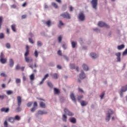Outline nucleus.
<instances>
[{"label": "nucleus", "instance_id": "f257e3e1", "mask_svg": "<svg viewBox=\"0 0 127 127\" xmlns=\"http://www.w3.org/2000/svg\"><path fill=\"white\" fill-rule=\"evenodd\" d=\"M17 102L18 107L16 109V112H20L21 111V108H20V106H21V103H22V99L21 97L17 96Z\"/></svg>", "mask_w": 127, "mask_h": 127}, {"label": "nucleus", "instance_id": "f03ea898", "mask_svg": "<svg viewBox=\"0 0 127 127\" xmlns=\"http://www.w3.org/2000/svg\"><path fill=\"white\" fill-rule=\"evenodd\" d=\"M114 115V111L111 109H109L108 113L107 114V117L106 118V122H109L111 119V116Z\"/></svg>", "mask_w": 127, "mask_h": 127}, {"label": "nucleus", "instance_id": "7ed1b4c3", "mask_svg": "<svg viewBox=\"0 0 127 127\" xmlns=\"http://www.w3.org/2000/svg\"><path fill=\"white\" fill-rule=\"evenodd\" d=\"M60 16L63 17V18H66V19H70L71 16H70V14L68 13V12H64L60 15Z\"/></svg>", "mask_w": 127, "mask_h": 127}, {"label": "nucleus", "instance_id": "20e7f679", "mask_svg": "<svg viewBox=\"0 0 127 127\" xmlns=\"http://www.w3.org/2000/svg\"><path fill=\"white\" fill-rule=\"evenodd\" d=\"M91 3L92 7L94 8V9H97V6H98V0H92Z\"/></svg>", "mask_w": 127, "mask_h": 127}, {"label": "nucleus", "instance_id": "39448f33", "mask_svg": "<svg viewBox=\"0 0 127 127\" xmlns=\"http://www.w3.org/2000/svg\"><path fill=\"white\" fill-rule=\"evenodd\" d=\"M98 25L100 27H103L105 26V27H106V28H110V26H109V25L106 24V23H105L104 22H103L102 21H100L98 23Z\"/></svg>", "mask_w": 127, "mask_h": 127}, {"label": "nucleus", "instance_id": "423d86ee", "mask_svg": "<svg viewBox=\"0 0 127 127\" xmlns=\"http://www.w3.org/2000/svg\"><path fill=\"white\" fill-rule=\"evenodd\" d=\"M64 112L65 113V114H66V115H67V116H74V114L73 113H72V112H70V111H69V110L65 108L64 109Z\"/></svg>", "mask_w": 127, "mask_h": 127}, {"label": "nucleus", "instance_id": "0eeeda50", "mask_svg": "<svg viewBox=\"0 0 127 127\" xmlns=\"http://www.w3.org/2000/svg\"><path fill=\"white\" fill-rule=\"evenodd\" d=\"M29 55V46L28 45L26 46V52L24 54V57H27Z\"/></svg>", "mask_w": 127, "mask_h": 127}, {"label": "nucleus", "instance_id": "6e6552de", "mask_svg": "<svg viewBox=\"0 0 127 127\" xmlns=\"http://www.w3.org/2000/svg\"><path fill=\"white\" fill-rule=\"evenodd\" d=\"M25 62H27V63H31V62L33 61V59H32V58L30 57H25Z\"/></svg>", "mask_w": 127, "mask_h": 127}, {"label": "nucleus", "instance_id": "1a4fd4ad", "mask_svg": "<svg viewBox=\"0 0 127 127\" xmlns=\"http://www.w3.org/2000/svg\"><path fill=\"white\" fill-rule=\"evenodd\" d=\"M47 114V111L39 110L36 114V116H39V115H46Z\"/></svg>", "mask_w": 127, "mask_h": 127}, {"label": "nucleus", "instance_id": "9d476101", "mask_svg": "<svg viewBox=\"0 0 127 127\" xmlns=\"http://www.w3.org/2000/svg\"><path fill=\"white\" fill-rule=\"evenodd\" d=\"M36 108H37V102H35L34 103V105H33V108H31V112L32 113H33V112H35V110H36Z\"/></svg>", "mask_w": 127, "mask_h": 127}, {"label": "nucleus", "instance_id": "9b49d317", "mask_svg": "<svg viewBox=\"0 0 127 127\" xmlns=\"http://www.w3.org/2000/svg\"><path fill=\"white\" fill-rule=\"evenodd\" d=\"M78 19H79L80 21H83V20H85V15H84V14H79L78 16Z\"/></svg>", "mask_w": 127, "mask_h": 127}, {"label": "nucleus", "instance_id": "f8f14e48", "mask_svg": "<svg viewBox=\"0 0 127 127\" xmlns=\"http://www.w3.org/2000/svg\"><path fill=\"white\" fill-rule=\"evenodd\" d=\"M121 53H117L115 54L116 56H117V62H121Z\"/></svg>", "mask_w": 127, "mask_h": 127}, {"label": "nucleus", "instance_id": "ddd939ff", "mask_svg": "<svg viewBox=\"0 0 127 127\" xmlns=\"http://www.w3.org/2000/svg\"><path fill=\"white\" fill-rule=\"evenodd\" d=\"M79 78L81 79V80L86 78V75L83 70H82L81 73L79 74Z\"/></svg>", "mask_w": 127, "mask_h": 127}, {"label": "nucleus", "instance_id": "4468645a", "mask_svg": "<svg viewBox=\"0 0 127 127\" xmlns=\"http://www.w3.org/2000/svg\"><path fill=\"white\" fill-rule=\"evenodd\" d=\"M126 91H127V85L122 87L121 89V93L120 94L121 97H123V92H126Z\"/></svg>", "mask_w": 127, "mask_h": 127}, {"label": "nucleus", "instance_id": "2eb2a0df", "mask_svg": "<svg viewBox=\"0 0 127 127\" xmlns=\"http://www.w3.org/2000/svg\"><path fill=\"white\" fill-rule=\"evenodd\" d=\"M0 111L4 113H8L9 112V108H2L0 109Z\"/></svg>", "mask_w": 127, "mask_h": 127}, {"label": "nucleus", "instance_id": "dca6fc26", "mask_svg": "<svg viewBox=\"0 0 127 127\" xmlns=\"http://www.w3.org/2000/svg\"><path fill=\"white\" fill-rule=\"evenodd\" d=\"M70 98L74 103H76V98L75 97V95L74 93H71L70 95Z\"/></svg>", "mask_w": 127, "mask_h": 127}, {"label": "nucleus", "instance_id": "f3484780", "mask_svg": "<svg viewBox=\"0 0 127 127\" xmlns=\"http://www.w3.org/2000/svg\"><path fill=\"white\" fill-rule=\"evenodd\" d=\"M9 65L10 67H13V65H14V62H13V60L12 59L9 60Z\"/></svg>", "mask_w": 127, "mask_h": 127}, {"label": "nucleus", "instance_id": "a211bd4d", "mask_svg": "<svg viewBox=\"0 0 127 127\" xmlns=\"http://www.w3.org/2000/svg\"><path fill=\"white\" fill-rule=\"evenodd\" d=\"M51 76L53 79H58V74L57 73L51 74Z\"/></svg>", "mask_w": 127, "mask_h": 127}, {"label": "nucleus", "instance_id": "6ab92c4d", "mask_svg": "<svg viewBox=\"0 0 127 127\" xmlns=\"http://www.w3.org/2000/svg\"><path fill=\"white\" fill-rule=\"evenodd\" d=\"M90 56L93 59H96V58H97V57H98V56H97V55L95 53H91L90 54Z\"/></svg>", "mask_w": 127, "mask_h": 127}, {"label": "nucleus", "instance_id": "aec40b11", "mask_svg": "<svg viewBox=\"0 0 127 127\" xmlns=\"http://www.w3.org/2000/svg\"><path fill=\"white\" fill-rule=\"evenodd\" d=\"M16 25H15V24H13L11 26V28L14 32H16Z\"/></svg>", "mask_w": 127, "mask_h": 127}, {"label": "nucleus", "instance_id": "412c9836", "mask_svg": "<svg viewBox=\"0 0 127 127\" xmlns=\"http://www.w3.org/2000/svg\"><path fill=\"white\" fill-rule=\"evenodd\" d=\"M40 107H41V108H43V109H45V108L46 107L45 103L42 102H41L40 103Z\"/></svg>", "mask_w": 127, "mask_h": 127}, {"label": "nucleus", "instance_id": "4be33fe9", "mask_svg": "<svg viewBox=\"0 0 127 127\" xmlns=\"http://www.w3.org/2000/svg\"><path fill=\"white\" fill-rule=\"evenodd\" d=\"M8 122H9L10 123H14V121H15L14 120V118L13 117H9L8 119Z\"/></svg>", "mask_w": 127, "mask_h": 127}, {"label": "nucleus", "instance_id": "5701e85b", "mask_svg": "<svg viewBox=\"0 0 127 127\" xmlns=\"http://www.w3.org/2000/svg\"><path fill=\"white\" fill-rule=\"evenodd\" d=\"M54 93H55V95H58V94H59V93H60V90H59V89L55 88L54 89Z\"/></svg>", "mask_w": 127, "mask_h": 127}, {"label": "nucleus", "instance_id": "b1692460", "mask_svg": "<svg viewBox=\"0 0 127 127\" xmlns=\"http://www.w3.org/2000/svg\"><path fill=\"white\" fill-rule=\"evenodd\" d=\"M82 67H83V70H84L85 71H88V70H89V67L87 65L85 64H83Z\"/></svg>", "mask_w": 127, "mask_h": 127}, {"label": "nucleus", "instance_id": "393cba45", "mask_svg": "<svg viewBox=\"0 0 127 127\" xmlns=\"http://www.w3.org/2000/svg\"><path fill=\"white\" fill-rule=\"evenodd\" d=\"M70 123H72V124H76V120L75 118H72L69 120Z\"/></svg>", "mask_w": 127, "mask_h": 127}, {"label": "nucleus", "instance_id": "a878e982", "mask_svg": "<svg viewBox=\"0 0 127 127\" xmlns=\"http://www.w3.org/2000/svg\"><path fill=\"white\" fill-rule=\"evenodd\" d=\"M63 122H64L65 123H66V122H67V116H66V115L64 114L63 115Z\"/></svg>", "mask_w": 127, "mask_h": 127}, {"label": "nucleus", "instance_id": "bb28decb", "mask_svg": "<svg viewBox=\"0 0 127 127\" xmlns=\"http://www.w3.org/2000/svg\"><path fill=\"white\" fill-rule=\"evenodd\" d=\"M0 61L2 64H4L5 63H6L7 60L6 59H0Z\"/></svg>", "mask_w": 127, "mask_h": 127}, {"label": "nucleus", "instance_id": "cd10ccee", "mask_svg": "<svg viewBox=\"0 0 127 127\" xmlns=\"http://www.w3.org/2000/svg\"><path fill=\"white\" fill-rule=\"evenodd\" d=\"M3 20V17L0 16V29L1 28V25H2V21Z\"/></svg>", "mask_w": 127, "mask_h": 127}, {"label": "nucleus", "instance_id": "c85d7f7f", "mask_svg": "<svg viewBox=\"0 0 127 127\" xmlns=\"http://www.w3.org/2000/svg\"><path fill=\"white\" fill-rule=\"evenodd\" d=\"M124 48H125L124 45H121L118 46V50H122V49H124Z\"/></svg>", "mask_w": 127, "mask_h": 127}, {"label": "nucleus", "instance_id": "c756f323", "mask_svg": "<svg viewBox=\"0 0 127 127\" xmlns=\"http://www.w3.org/2000/svg\"><path fill=\"white\" fill-rule=\"evenodd\" d=\"M46 24L48 26V27H50V26H51V21L50 20H48L46 22Z\"/></svg>", "mask_w": 127, "mask_h": 127}, {"label": "nucleus", "instance_id": "7c9ffc66", "mask_svg": "<svg viewBox=\"0 0 127 127\" xmlns=\"http://www.w3.org/2000/svg\"><path fill=\"white\" fill-rule=\"evenodd\" d=\"M87 104H88V102H86L85 101H82L81 102V105L82 106H87Z\"/></svg>", "mask_w": 127, "mask_h": 127}, {"label": "nucleus", "instance_id": "2f4dec72", "mask_svg": "<svg viewBox=\"0 0 127 127\" xmlns=\"http://www.w3.org/2000/svg\"><path fill=\"white\" fill-rule=\"evenodd\" d=\"M15 121H20V117L18 115H16L14 118Z\"/></svg>", "mask_w": 127, "mask_h": 127}, {"label": "nucleus", "instance_id": "473e14b6", "mask_svg": "<svg viewBox=\"0 0 127 127\" xmlns=\"http://www.w3.org/2000/svg\"><path fill=\"white\" fill-rule=\"evenodd\" d=\"M52 5L54 6V7H55L56 8H58V5H57V3L55 2H52Z\"/></svg>", "mask_w": 127, "mask_h": 127}, {"label": "nucleus", "instance_id": "72a5a7b5", "mask_svg": "<svg viewBox=\"0 0 127 127\" xmlns=\"http://www.w3.org/2000/svg\"><path fill=\"white\" fill-rule=\"evenodd\" d=\"M16 84H20L21 83V80L19 78H16L15 80Z\"/></svg>", "mask_w": 127, "mask_h": 127}, {"label": "nucleus", "instance_id": "f704fd0d", "mask_svg": "<svg viewBox=\"0 0 127 127\" xmlns=\"http://www.w3.org/2000/svg\"><path fill=\"white\" fill-rule=\"evenodd\" d=\"M76 45H77V43L74 42H71V46H72V48H75V47H76Z\"/></svg>", "mask_w": 127, "mask_h": 127}, {"label": "nucleus", "instance_id": "c9c22d12", "mask_svg": "<svg viewBox=\"0 0 127 127\" xmlns=\"http://www.w3.org/2000/svg\"><path fill=\"white\" fill-rule=\"evenodd\" d=\"M30 79L31 81H33V80H34V74H32L30 76Z\"/></svg>", "mask_w": 127, "mask_h": 127}, {"label": "nucleus", "instance_id": "e433bc0d", "mask_svg": "<svg viewBox=\"0 0 127 127\" xmlns=\"http://www.w3.org/2000/svg\"><path fill=\"white\" fill-rule=\"evenodd\" d=\"M34 55L36 58H37V57H38V52H37V50L35 51Z\"/></svg>", "mask_w": 127, "mask_h": 127}, {"label": "nucleus", "instance_id": "4c0bfd02", "mask_svg": "<svg viewBox=\"0 0 127 127\" xmlns=\"http://www.w3.org/2000/svg\"><path fill=\"white\" fill-rule=\"evenodd\" d=\"M83 98V95H80L77 97V99L78 101H81V100H82Z\"/></svg>", "mask_w": 127, "mask_h": 127}, {"label": "nucleus", "instance_id": "58836bf2", "mask_svg": "<svg viewBox=\"0 0 127 127\" xmlns=\"http://www.w3.org/2000/svg\"><path fill=\"white\" fill-rule=\"evenodd\" d=\"M60 24L59 25V27L60 28L61 27V25H64V23L62 22V21L60 20L59 21Z\"/></svg>", "mask_w": 127, "mask_h": 127}, {"label": "nucleus", "instance_id": "ea45409f", "mask_svg": "<svg viewBox=\"0 0 127 127\" xmlns=\"http://www.w3.org/2000/svg\"><path fill=\"white\" fill-rule=\"evenodd\" d=\"M48 85L50 88H53V84L51 82H48Z\"/></svg>", "mask_w": 127, "mask_h": 127}, {"label": "nucleus", "instance_id": "a19ab883", "mask_svg": "<svg viewBox=\"0 0 127 127\" xmlns=\"http://www.w3.org/2000/svg\"><path fill=\"white\" fill-rule=\"evenodd\" d=\"M7 95H11L13 92L11 90H8L7 91Z\"/></svg>", "mask_w": 127, "mask_h": 127}, {"label": "nucleus", "instance_id": "79ce46f5", "mask_svg": "<svg viewBox=\"0 0 127 127\" xmlns=\"http://www.w3.org/2000/svg\"><path fill=\"white\" fill-rule=\"evenodd\" d=\"M105 92L104 91L102 93V94L100 95V98L102 99L103 98H104V96H105Z\"/></svg>", "mask_w": 127, "mask_h": 127}, {"label": "nucleus", "instance_id": "37998d69", "mask_svg": "<svg viewBox=\"0 0 127 127\" xmlns=\"http://www.w3.org/2000/svg\"><path fill=\"white\" fill-rule=\"evenodd\" d=\"M3 58H4V55L3 53H1L0 55V59H2Z\"/></svg>", "mask_w": 127, "mask_h": 127}, {"label": "nucleus", "instance_id": "c03bdc74", "mask_svg": "<svg viewBox=\"0 0 127 127\" xmlns=\"http://www.w3.org/2000/svg\"><path fill=\"white\" fill-rule=\"evenodd\" d=\"M70 69H75V64H70Z\"/></svg>", "mask_w": 127, "mask_h": 127}, {"label": "nucleus", "instance_id": "a18cd8bd", "mask_svg": "<svg viewBox=\"0 0 127 127\" xmlns=\"http://www.w3.org/2000/svg\"><path fill=\"white\" fill-rule=\"evenodd\" d=\"M37 45L38 46H39V47L42 46V43L41 41H39L37 42Z\"/></svg>", "mask_w": 127, "mask_h": 127}, {"label": "nucleus", "instance_id": "49530a36", "mask_svg": "<svg viewBox=\"0 0 127 127\" xmlns=\"http://www.w3.org/2000/svg\"><path fill=\"white\" fill-rule=\"evenodd\" d=\"M29 41L30 43H31L32 44H33V43H34V41H33V40H32V39L29 38Z\"/></svg>", "mask_w": 127, "mask_h": 127}, {"label": "nucleus", "instance_id": "de8ad7c7", "mask_svg": "<svg viewBox=\"0 0 127 127\" xmlns=\"http://www.w3.org/2000/svg\"><path fill=\"white\" fill-rule=\"evenodd\" d=\"M125 55H127V49H126L123 53V56H125Z\"/></svg>", "mask_w": 127, "mask_h": 127}, {"label": "nucleus", "instance_id": "09e8293b", "mask_svg": "<svg viewBox=\"0 0 127 127\" xmlns=\"http://www.w3.org/2000/svg\"><path fill=\"white\" fill-rule=\"evenodd\" d=\"M6 96L3 95H0V100H3L4 98H5Z\"/></svg>", "mask_w": 127, "mask_h": 127}, {"label": "nucleus", "instance_id": "8fccbe9b", "mask_svg": "<svg viewBox=\"0 0 127 127\" xmlns=\"http://www.w3.org/2000/svg\"><path fill=\"white\" fill-rule=\"evenodd\" d=\"M4 35L3 33H0V39H2V38H4Z\"/></svg>", "mask_w": 127, "mask_h": 127}, {"label": "nucleus", "instance_id": "3c124183", "mask_svg": "<svg viewBox=\"0 0 127 127\" xmlns=\"http://www.w3.org/2000/svg\"><path fill=\"white\" fill-rule=\"evenodd\" d=\"M58 54L60 55V56H62V52L60 50L58 51Z\"/></svg>", "mask_w": 127, "mask_h": 127}, {"label": "nucleus", "instance_id": "603ef678", "mask_svg": "<svg viewBox=\"0 0 127 127\" xmlns=\"http://www.w3.org/2000/svg\"><path fill=\"white\" fill-rule=\"evenodd\" d=\"M78 92H81V93H84V90L80 87L78 88Z\"/></svg>", "mask_w": 127, "mask_h": 127}, {"label": "nucleus", "instance_id": "864d4df0", "mask_svg": "<svg viewBox=\"0 0 127 127\" xmlns=\"http://www.w3.org/2000/svg\"><path fill=\"white\" fill-rule=\"evenodd\" d=\"M59 42H61L62 41V37L61 36H59L58 38Z\"/></svg>", "mask_w": 127, "mask_h": 127}, {"label": "nucleus", "instance_id": "5fc2aeb1", "mask_svg": "<svg viewBox=\"0 0 127 127\" xmlns=\"http://www.w3.org/2000/svg\"><path fill=\"white\" fill-rule=\"evenodd\" d=\"M32 105V103L29 102L27 103V107H31Z\"/></svg>", "mask_w": 127, "mask_h": 127}, {"label": "nucleus", "instance_id": "6e6d98bb", "mask_svg": "<svg viewBox=\"0 0 127 127\" xmlns=\"http://www.w3.org/2000/svg\"><path fill=\"white\" fill-rule=\"evenodd\" d=\"M6 47L7 48H10V43H7L6 44Z\"/></svg>", "mask_w": 127, "mask_h": 127}, {"label": "nucleus", "instance_id": "4d7b16f0", "mask_svg": "<svg viewBox=\"0 0 127 127\" xmlns=\"http://www.w3.org/2000/svg\"><path fill=\"white\" fill-rule=\"evenodd\" d=\"M49 75L48 74H47L45 75L44 77L43 78V80H46V78L48 77Z\"/></svg>", "mask_w": 127, "mask_h": 127}, {"label": "nucleus", "instance_id": "13d9d810", "mask_svg": "<svg viewBox=\"0 0 127 127\" xmlns=\"http://www.w3.org/2000/svg\"><path fill=\"white\" fill-rule=\"evenodd\" d=\"M27 3H26V2H25L24 3L22 4V6L23 7H25V6H26Z\"/></svg>", "mask_w": 127, "mask_h": 127}, {"label": "nucleus", "instance_id": "bf43d9fd", "mask_svg": "<svg viewBox=\"0 0 127 127\" xmlns=\"http://www.w3.org/2000/svg\"><path fill=\"white\" fill-rule=\"evenodd\" d=\"M20 68V66H19V65L17 64L16 66V70H19Z\"/></svg>", "mask_w": 127, "mask_h": 127}, {"label": "nucleus", "instance_id": "052dcab7", "mask_svg": "<svg viewBox=\"0 0 127 127\" xmlns=\"http://www.w3.org/2000/svg\"><path fill=\"white\" fill-rule=\"evenodd\" d=\"M0 76H1L2 77H6V75L4 73H1L0 74Z\"/></svg>", "mask_w": 127, "mask_h": 127}, {"label": "nucleus", "instance_id": "680f3d73", "mask_svg": "<svg viewBox=\"0 0 127 127\" xmlns=\"http://www.w3.org/2000/svg\"><path fill=\"white\" fill-rule=\"evenodd\" d=\"M4 126H5L6 127H7V122L6 121H4Z\"/></svg>", "mask_w": 127, "mask_h": 127}, {"label": "nucleus", "instance_id": "e2e57ef3", "mask_svg": "<svg viewBox=\"0 0 127 127\" xmlns=\"http://www.w3.org/2000/svg\"><path fill=\"white\" fill-rule=\"evenodd\" d=\"M21 18H22V19H24V18H26V15H23L21 16Z\"/></svg>", "mask_w": 127, "mask_h": 127}, {"label": "nucleus", "instance_id": "0e129e2a", "mask_svg": "<svg viewBox=\"0 0 127 127\" xmlns=\"http://www.w3.org/2000/svg\"><path fill=\"white\" fill-rule=\"evenodd\" d=\"M57 2H58V3H62V1L61 0H55Z\"/></svg>", "mask_w": 127, "mask_h": 127}, {"label": "nucleus", "instance_id": "69168bd1", "mask_svg": "<svg viewBox=\"0 0 127 127\" xmlns=\"http://www.w3.org/2000/svg\"><path fill=\"white\" fill-rule=\"evenodd\" d=\"M57 67L58 68V69H62V67H61V65H58Z\"/></svg>", "mask_w": 127, "mask_h": 127}, {"label": "nucleus", "instance_id": "338daca9", "mask_svg": "<svg viewBox=\"0 0 127 127\" xmlns=\"http://www.w3.org/2000/svg\"><path fill=\"white\" fill-rule=\"evenodd\" d=\"M63 48H64V49H67V47H66V45L65 44H64L63 45Z\"/></svg>", "mask_w": 127, "mask_h": 127}, {"label": "nucleus", "instance_id": "774afa93", "mask_svg": "<svg viewBox=\"0 0 127 127\" xmlns=\"http://www.w3.org/2000/svg\"><path fill=\"white\" fill-rule=\"evenodd\" d=\"M12 8H15L16 7V5L15 4H13L11 5Z\"/></svg>", "mask_w": 127, "mask_h": 127}]
</instances>
